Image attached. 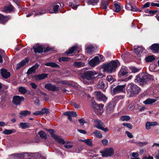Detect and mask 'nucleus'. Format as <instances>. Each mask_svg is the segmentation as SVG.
<instances>
[{
    "label": "nucleus",
    "mask_w": 159,
    "mask_h": 159,
    "mask_svg": "<svg viewBox=\"0 0 159 159\" xmlns=\"http://www.w3.org/2000/svg\"><path fill=\"white\" fill-rule=\"evenodd\" d=\"M102 7L103 9H106L107 8V6H108V3L107 1H102Z\"/></svg>",
    "instance_id": "40"
},
{
    "label": "nucleus",
    "mask_w": 159,
    "mask_h": 159,
    "mask_svg": "<svg viewBox=\"0 0 159 159\" xmlns=\"http://www.w3.org/2000/svg\"><path fill=\"white\" fill-rule=\"evenodd\" d=\"M54 139L60 143L64 144L66 142L62 139L61 138L60 136H57L54 138Z\"/></svg>",
    "instance_id": "33"
},
{
    "label": "nucleus",
    "mask_w": 159,
    "mask_h": 159,
    "mask_svg": "<svg viewBox=\"0 0 159 159\" xmlns=\"http://www.w3.org/2000/svg\"><path fill=\"white\" fill-rule=\"evenodd\" d=\"M130 69L132 72L134 73L138 72L139 70V69L134 67H131L130 68Z\"/></svg>",
    "instance_id": "49"
},
{
    "label": "nucleus",
    "mask_w": 159,
    "mask_h": 159,
    "mask_svg": "<svg viewBox=\"0 0 159 159\" xmlns=\"http://www.w3.org/2000/svg\"><path fill=\"white\" fill-rule=\"evenodd\" d=\"M13 7L11 4H9L8 6L5 7L3 11L6 12L8 11L11 12L13 11Z\"/></svg>",
    "instance_id": "29"
},
{
    "label": "nucleus",
    "mask_w": 159,
    "mask_h": 159,
    "mask_svg": "<svg viewBox=\"0 0 159 159\" xmlns=\"http://www.w3.org/2000/svg\"><path fill=\"white\" fill-rule=\"evenodd\" d=\"M93 134L96 137L100 138H102V135L101 132L98 130H97L93 132Z\"/></svg>",
    "instance_id": "41"
},
{
    "label": "nucleus",
    "mask_w": 159,
    "mask_h": 159,
    "mask_svg": "<svg viewBox=\"0 0 159 159\" xmlns=\"http://www.w3.org/2000/svg\"><path fill=\"white\" fill-rule=\"evenodd\" d=\"M77 48L78 46L77 45L72 47L68 51H66V53L67 54L72 53Z\"/></svg>",
    "instance_id": "30"
},
{
    "label": "nucleus",
    "mask_w": 159,
    "mask_h": 159,
    "mask_svg": "<svg viewBox=\"0 0 159 159\" xmlns=\"http://www.w3.org/2000/svg\"><path fill=\"white\" fill-rule=\"evenodd\" d=\"M108 140L107 139H104L102 140V142L104 146H106L108 143Z\"/></svg>",
    "instance_id": "58"
},
{
    "label": "nucleus",
    "mask_w": 159,
    "mask_h": 159,
    "mask_svg": "<svg viewBox=\"0 0 159 159\" xmlns=\"http://www.w3.org/2000/svg\"><path fill=\"white\" fill-rule=\"evenodd\" d=\"M16 132V131L14 129H5L2 132V133L8 135L11 134L13 133H15Z\"/></svg>",
    "instance_id": "32"
},
{
    "label": "nucleus",
    "mask_w": 159,
    "mask_h": 159,
    "mask_svg": "<svg viewBox=\"0 0 159 159\" xmlns=\"http://www.w3.org/2000/svg\"><path fill=\"white\" fill-rule=\"evenodd\" d=\"M115 105L114 103L113 102H109L107 105L106 113L108 115H110L114 111Z\"/></svg>",
    "instance_id": "8"
},
{
    "label": "nucleus",
    "mask_w": 159,
    "mask_h": 159,
    "mask_svg": "<svg viewBox=\"0 0 159 159\" xmlns=\"http://www.w3.org/2000/svg\"><path fill=\"white\" fill-rule=\"evenodd\" d=\"M40 137L42 139H46L47 138V135L46 134L44 131L40 130L38 133Z\"/></svg>",
    "instance_id": "28"
},
{
    "label": "nucleus",
    "mask_w": 159,
    "mask_h": 159,
    "mask_svg": "<svg viewBox=\"0 0 159 159\" xmlns=\"http://www.w3.org/2000/svg\"><path fill=\"white\" fill-rule=\"evenodd\" d=\"M104 105L101 104L98 105L95 107L94 111L95 113L98 115H100L103 111V107Z\"/></svg>",
    "instance_id": "14"
},
{
    "label": "nucleus",
    "mask_w": 159,
    "mask_h": 159,
    "mask_svg": "<svg viewBox=\"0 0 159 159\" xmlns=\"http://www.w3.org/2000/svg\"><path fill=\"white\" fill-rule=\"evenodd\" d=\"M39 65H38L37 64H35L32 67L34 68V70L35 71V70L39 67Z\"/></svg>",
    "instance_id": "62"
},
{
    "label": "nucleus",
    "mask_w": 159,
    "mask_h": 159,
    "mask_svg": "<svg viewBox=\"0 0 159 159\" xmlns=\"http://www.w3.org/2000/svg\"><path fill=\"white\" fill-rule=\"evenodd\" d=\"M144 49V48L143 47H138L136 48V47L134 46V52L138 56H139L140 54L141 53Z\"/></svg>",
    "instance_id": "21"
},
{
    "label": "nucleus",
    "mask_w": 159,
    "mask_h": 159,
    "mask_svg": "<svg viewBox=\"0 0 159 159\" xmlns=\"http://www.w3.org/2000/svg\"><path fill=\"white\" fill-rule=\"evenodd\" d=\"M30 124L27 122H20L19 126L22 129H25L26 128H29L30 127Z\"/></svg>",
    "instance_id": "26"
},
{
    "label": "nucleus",
    "mask_w": 159,
    "mask_h": 159,
    "mask_svg": "<svg viewBox=\"0 0 159 159\" xmlns=\"http://www.w3.org/2000/svg\"><path fill=\"white\" fill-rule=\"evenodd\" d=\"M71 143L70 142H68L66 143L64 145V147L68 149L71 148L73 146L72 144H71Z\"/></svg>",
    "instance_id": "43"
},
{
    "label": "nucleus",
    "mask_w": 159,
    "mask_h": 159,
    "mask_svg": "<svg viewBox=\"0 0 159 159\" xmlns=\"http://www.w3.org/2000/svg\"><path fill=\"white\" fill-rule=\"evenodd\" d=\"M141 90L140 88L136 85L132 83L129 84L127 86V91L130 92L132 96H135L138 95Z\"/></svg>",
    "instance_id": "3"
},
{
    "label": "nucleus",
    "mask_w": 159,
    "mask_h": 159,
    "mask_svg": "<svg viewBox=\"0 0 159 159\" xmlns=\"http://www.w3.org/2000/svg\"><path fill=\"white\" fill-rule=\"evenodd\" d=\"M120 65V63L118 61L113 60L103 65V67L105 71L111 73L114 72Z\"/></svg>",
    "instance_id": "2"
},
{
    "label": "nucleus",
    "mask_w": 159,
    "mask_h": 159,
    "mask_svg": "<svg viewBox=\"0 0 159 159\" xmlns=\"http://www.w3.org/2000/svg\"><path fill=\"white\" fill-rule=\"evenodd\" d=\"M78 121L80 125H83L84 123H86V122L84 119H79Z\"/></svg>",
    "instance_id": "53"
},
{
    "label": "nucleus",
    "mask_w": 159,
    "mask_h": 159,
    "mask_svg": "<svg viewBox=\"0 0 159 159\" xmlns=\"http://www.w3.org/2000/svg\"><path fill=\"white\" fill-rule=\"evenodd\" d=\"M47 76L48 74L43 73L41 74L35 75L34 77V78L36 80L38 81L43 80L45 78L47 77Z\"/></svg>",
    "instance_id": "18"
},
{
    "label": "nucleus",
    "mask_w": 159,
    "mask_h": 159,
    "mask_svg": "<svg viewBox=\"0 0 159 159\" xmlns=\"http://www.w3.org/2000/svg\"><path fill=\"white\" fill-rule=\"evenodd\" d=\"M95 95L97 98L100 101L105 102L107 99V98L100 92H96Z\"/></svg>",
    "instance_id": "13"
},
{
    "label": "nucleus",
    "mask_w": 159,
    "mask_h": 159,
    "mask_svg": "<svg viewBox=\"0 0 159 159\" xmlns=\"http://www.w3.org/2000/svg\"><path fill=\"white\" fill-rule=\"evenodd\" d=\"M10 19L9 16H4L2 14H0V23L3 24L7 22Z\"/></svg>",
    "instance_id": "22"
},
{
    "label": "nucleus",
    "mask_w": 159,
    "mask_h": 159,
    "mask_svg": "<svg viewBox=\"0 0 159 159\" xmlns=\"http://www.w3.org/2000/svg\"><path fill=\"white\" fill-rule=\"evenodd\" d=\"M151 76L147 73H140L136 77L134 80L135 82H138L143 85L146 84L151 79Z\"/></svg>",
    "instance_id": "1"
},
{
    "label": "nucleus",
    "mask_w": 159,
    "mask_h": 159,
    "mask_svg": "<svg viewBox=\"0 0 159 159\" xmlns=\"http://www.w3.org/2000/svg\"><path fill=\"white\" fill-rule=\"evenodd\" d=\"M129 6H130V8H131V9H130L131 11H136V8L135 7H134L132 6L131 3L130 2H129Z\"/></svg>",
    "instance_id": "57"
},
{
    "label": "nucleus",
    "mask_w": 159,
    "mask_h": 159,
    "mask_svg": "<svg viewBox=\"0 0 159 159\" xmlns=\"http://www.w3.org/2000/svg\"><path fill=\"white\" fill-rule=\"evenodd\" d=\"M64 114L68 116V119L70 121L72 120L71 116L75 117L77 116V114L75 111H67L64 113Z\"/></svg>",
    "instance_id": "15"
},
{
    "label": "nucleus",
    "mask_w": 159,
    "mask_h": 159,
    "mask_svg": "<svg viewBox=\"0 0 159 159\" xmlns=\"http://www.w3.org/2000/svg\"><path fill=\"white\" fill-rule=\"evenodd\" d=\"M89 1L91 4L94 5L99 2V0H89Z\"/></svg>",
    "instance_id": "51"
},
{
    "label": "nucleus",
    "mask_w": 159,
    "mask_h": 159,
    "mask_svg": "<svg viewBox=\"0 0 159 159\" xmlns=\"http://www.w3.org/2000/svg\"><path fill=\"white\" fill-rule=\"evenodd\" d=\"M114 6L116 8L115 10V11L117 12H119L121 9L120 6L117 3H115Z\"/></svg>",
    "instance_id": "46"
},
{
    "label": "nucleus",
    "mask_w": 159,
    "mask_h": 159,
    "mask_svg": "<svg viewBox=\"0 0 159 159\" xmlns=\"http://www.w3.org/2000/svg\"><path fill=\"white\" fill-rule=\"evenodd\" d=\"M69 60V58L67 57H60L58 59L59 62L63 61L64 62H66L68 61Z\"/></svg>",
    "instance_id": "44"
},
{
    "label": "nucleus",
    "mask_w": 159,
    "mask_h": 159,
    "mask_svg": "<svg viewBox=\"0 0 159 159\" xmlns=\"http://www.w3.org/2000/svg\"><path fill=\"white\" fill-rule=\"evenodd\" d=\"M73 65L75 67L80 68L84 66H85V63L81 61H76L74 62Z\"/></svg>",
    "instance_id": "25"
},
{
    "label": "nucleus",
    "mask_w": 159,
    "mask_h": 159,
    "mask_svg": "<svg viewBox=\"0 0 159 159\" xmlns=\"http://www.w3.org/2000/svg\"><path fill=\"white\" fill-rule=\"evenodd\" d=\"M157 12V10L155 11H149V13L150 14H152V15H153L154 14L156 13Z\"/></svg>",
    "instance_id": "63"
},
{
    "label": "nucleus",
    "mask_w": 159,
    "mask_h": 159,
    "mask_svg": "<svg viewBox=\"0 0 159 159\" xmlns=\"http://www.w3.org/2000/svg\"><path fill=\"white\" fill-rule=\"evenodd\" d=\"M94 122L95 123L94 126L97 128L101 129L105 132L109 131L107 128H104L105 125L99 119L96 120H94Z\"/></svg>",
    "instance_id": "5"
},
{
    "label": "nucleus",
    "mask_w": 159,
    "mask_h": 159,
    "mask_svg": "<svg viewBox=\"0 0 159 159\" xmlns=\"http://www.w3.org/2000/svg\"><path fill=\"white\" fill-rule=\"evenodd\" d=\"M40 112L41 115L44 114H48L49 113L48 109L46 108H43L42 109Z\"/></svg>",
    "instance_id": "42"
},
{
    "label": "nucleus",
    "mask_w": 159,
    "mask_h": 159,
    "mask_svg": "<svg viewBox=\"0 0 159 159\" xmlns=\"http://www.w3.org/2000/svg\"><path fill=\"white\" fill-rule=\"evenodd\" d=\"M94 48L93 46H89L87 48V52L89 53H90L94 51Z\"/></svg>",
    "instance_id": "45"
},
{
    "label": "nucleus",
    "mask_w": 159,
    "mask_h": 159,
    "mask_svg": "<svg viewBox=\"0 0 159 159\" xmlns=\"http://www.w3.org/2000/svg\"><path fill=\"white\" fill-rule=\"evenodd\" d=\"M107 79L108 81L109 82H112L113 81V79L112 76L111 75H109L107 76Z\"/></svg>",
    "instance_id": "52"
},
{
    "label": "nucleus",
    "mask_w": 159,
    "mask_h": 159,
    "mask_svg": "<svg viewBox=\"0 0 159 159\" xmlns=\"http://www.w3.org/2000/svg\"><path fill=\"white\" fill-rule=\"evenodd\" d=\"M45 65L47 66H50L52 67H57L59 65L54 62H48L45 64Z\"/></svg>",
    "instance_id": "36"
},
{
    "label": "nucleus",
    "mask_w": 159,
    "mask_h": 159,
    "mask_svg": "<svg viewBox=\"0 0 159 159\" xmlns=\"http://www.w3.org/2000/svg\"><path fill=\"white\" fill-rule=\"evenodd\" d=\"M30 85L31 86L32 88L33 89H36L37 87V85L35 83H34L32 82L30 83Z\"/></svg>",
    "instance_id": "54"
},
{
    "label": "nucleus",
    "mask_w": 159,
    "mask_h": 159,
    "mask_svg": "<svg viewBox=\"0 0 159 159\" xmlns=\"http://www.w3.org/2000/svg\"><path fill=\"white\" fill-rule=\"evenodd\" d=\"M122 125L123 126H126L131 129L133 127L132 125L131 124L128 123H123Z\"/></svg>",
    "instance_id": "50"
},
{
    "label": "nucleus",
    "mask_w": 159,
    "mask_h": 159,
    "mask_svg": "<svg viewBox=\"0 0 159 159\" xmlns=\"http://www.w3.org/2000/svg\"><path fill=\"white\" fill-rule=\"evenodd\" d=\"M97 75V73L92 71H87L83 74L82 77L83 78L88 80H92L94 78L97 77L98 76V75Z\"/></svg>",
    "instance_id": "4"
},
{
    "label": "nucleus",
    "mask_w": 159,
    "mask_h": 159,
    "mask_svg": "<svg viewBox=\"0 0 159 159\" xmlns=\"http://www.w3.org/2000/svg\"><path fill=\"white\" fill-rule=\"evenodd\" d=\"M155 59L154 57L153 56H148L147 57H146L145 58V59L147 62H151Z\"/></svg>",
    "instance_id": "34"
},
{
    "label": "nucleus",
    "mask_w": 159,
    "mask_h": 159,
    "mask_svg": "<svg viewBox=\"0 0 159 159\" xmlns=\"http://www.w3.org/2000/svg\"><path fill=\"white\" fill-rule=\"evenodd\" d=\"M24 98L23 96H15L13 97L12 102L15 105H20L22 102L24 101Z\"/></svg>",
    "instance_id": "7"
},
{
    "label": "nucleus",
    "mask_w": 159,
    "mask_h": 159,
    "mask_svg": "<svg viewBox=\"0 0 159 159\" xmlns=\"http://www.w3.org/2000/svg\"><path fill=\"white\" fill-rule=\"evenodd\" d=\"M150 5V3L149 2L146 3L143 6V8H145L149 7Z\"/></svg>",
    "instance_id": "61"
},
{
    "label": "nucleus",
    "mask_w": 159,
    "mask_h": 159,
    "mask_svg": "<svg viewBox=\"0 0 159 159\" xmlns=\"http://www.w3.org/2000/svg\"><path fill=\"white\" fill-rule=\"evenodd\" d=\"M13 155L18 157L21 159H24L26 158L30 155L27 153H23L20 154H14Z\"/></svg>",
    "instance_id": "17"
},
{
    "label": "nucleus",
    "mask_w": 159,
    "mask_h": 159,
    "mask_svg": "<svg viewBox=\"0 0 159 159\" xmlns=\"http://www.w3.org/2000/svg\"><path fill=\"white\" fill-rule=\"evenodd\" d=\"M130 119V117L128 116H122L121 117V119L122 121H128Z\"/></svg>",
    "instance_id": "47"
},
{
    "label": "nucleus",
    "mask_w": 159,
    "mask_h": 159,
    "mask_svg": "<svg viewBox=\"0 0 159 159\" xmlns=\"http://www.w3.org/2000/svg\"><path fill=\"white\" fill-rule=\"evenodd\" d=\"M33 115L35 116L41 115L40 111H37L33 113Z\"/></svg>",
    "instance_id": "59"
},
{
    "label": "nucleus",
    "mask_w": 159,
    "mask_h": 159,
    "mask_svg": "<svg viewBox=\"0 0 159 159\" xmlns=\"http://www.w3.org/2000/svg\"><path fill=\"white\" fill-rule=\"evenodd\" d=\"M102 156L104 157H110L114 153V149L110 148L105 149L104 151H100Z\"/></svg>",
    "instance_id": "6"
},
{
    "label": "nucleus",
    "mask_w": 159,
    "mask_h": 159,
    "mask_svg": "<svg viewBox=\"0 0 159 159\" xmlns=\"http://www.w3.org/2000/svg\"><path fill=\"white\" fill-rule=\"evenodd\" d=\"M105 87V84L103 81H100L98 84L97 85V87L100 89H104Z\"/></svg>",
    "instance_id": "37"
},
{
    "label": "nucleus",
    "mask_w": 159,
    "mask_h": 159,
    "mask_svg": "<svg viewBox=\"0 0 159 159\" xmlns=\"http://www.w3.org/2000/svg\"><path fill=\"white\" fill-rule=\"evenodd\" d=\"M151 6H152L157 7H159V3H154L152 2L151 3Z\"/></svg>",
    "instance_id": "64"
},
{
    "label": "nucleus",
    "mask_w": 159,
    "mask_h": 159,
    "mask_svg": "<svg viewBox=\"0 0 159 159\" xmlns=\"http://www.w3.org/2000/svg\"><path fill=\"white\" fill-rule=\"evenodd\" d=\"M46 131L49 132L50 133L51 137H52L53 138H54L57 136L56 135L54 134L55 131L53 129H46Z\"/></svg>",
    "instance_id": "39"
},
{
    "label": "nucleus",
    "mask_w": 159,
    "mask_h": 159,
    "mask_svg": "<svg viewBox=\"0 0 159 159\" xmlns=\"http://www.w3.org/2000/svg\"><path fill=\"white\" fill-rule=\"evenodd\" d=\"M125 85H118L114 88L112 90V93L114 95L123 92L125 91Z\"/></svg>",
    "instance_id": "9"
},
{
    "label": "nucleus",
    "mask_w": 159,
    "mask_h": 159,
    "mask_svg": "<svg viewBox=\"0 0 159 159\" xmlns=\"http://www.w3.org/2000/svg\"><path fill=\"white\" fill-rule=\"evenodd\" d=\"M128 71L126 67H122L119 72V75L120 76L126 75L128 73Z\"/></svg>",
    "instance_id": "24"
},
{
    "label": "nucleus",
    "mask_w": 159,
    "mask_h": 159,
    "mask_svg": "<svg viewBox=\"0 0 159 159\" xmlns=\"http://www.w3.org/2000/svg\"><path fill=\"white\" fill-rule=\"evenodd\" d=\"M63 92L64 93H66L68 94H70L72 92V91H71V90H67L66 89H64L63 90Z\"/></svg>",
    "instance_id": "60"
},
{
    "label": "nucleus",
    "mask_w": 159,
    "mask_h": 159,
    "mask_svg": "<svg viewBox=\"0 0 159 159\" xmlns=\"http://www.w3.org/2000/svg\"><path fill=\"white\" fill-rule=\"evenodd\" d=\"M31 114L30 111L28 110H25L24 111H22L19 113L20 115L23 116L25 117H26L28 115H29Z\"/></svg>",
    "instance_id": "31"
},
{
    "label": "nucleus",
    "mask_w": 159,
    "mask_h": 159,
    "mask_svg": "<svg viewBox=\"0 0 159 159\" xmlns=\"http://www.w3.org/2000/svg\"><path fill=\"white\" fill-rule=\"evenodd\" d=\"M100 61L98 57H95L93 59L90 60L89 64L91 66H94L99 64Z\"/></svg>",
    "instance_id": "12"
},
{
    "label": "nucleus",
    "mask_w": 159,
    "mask_h": 159,
    "mask_svg": "<svg viewBox=\"0 0 159 159\" xmlns=\"http://www.w3.org/2000/svg\"><path fill=\"white\" fill-rule=\"evenodd\" d=\"M34 52L35 53H40L43 52V48L39 44H37L33 47Z\"/></svg>",
    "instance_id": "11"
},
{
    "label": "nucleus",
    "mask_w": 159,
    "mask_h": 159,
    "mask_svg": "<svg viewBox=\"0 0 159 159\" xmlns=\"http://www.w3.org/2000/svg\"><path fill=\"white\" fill-rule=\"evenodd\" d=\"M35 72V71L34 70V68L33 67H32L28 70L27 73L28 74H31L32 73H34Z\"/></svg>",
    "instance_id": "48"
},
{
    "label": "nucleus",
    "mask_w": 159,
    "mask_h": 159,
    "mask_svg": "<svg viewBox=\"0 0 159 159\" xmlns=\"http://www.w3.org/2000/svg\"><path fill=\"white\" fill-rule=\"evenodd\" d=\"M125 133L127 134V136L130 138H133V135L131 133L128 131H126Z\"/></svg>",
    "instance_id": "56"
},
{
    "label": "nucleus",
    "mask_w": 159,
    "mask_h": 159,
    "mask_svg": "<svg viewBox=\"0 0 159 159\" xmlns=\"http://www.w3.org/2000/svg\"><path fill=\"white\" fill-rule=\"evenodd\" d=\"M60 9L59 5L55 4L52 6V9L49 11L50 13H57L58 12L59 9Z\"/></svg>",
    "instance_id": "23"
},
{
    "label": "nucleus",
    "mask_w": 159,
    "mask_h": 159,
    "mask_svg": "<svg viewBox=\"0 0 159 159\" xmlns=\"http://www.w3.org/2000/svg\"><path fill=\"white\" fill-rule=\"evenodd\" d=\"M19 91L23 94L26 93L27 91L26 88L23 87H20L18 88Z\"/></svg>",
    "instance_id": "38"
},
{
    "label": "nucleus",
    "mask_w": 159,
    "mask_h": 159,
    "mask_svg": "<svg viewBox=\"0 0 159 159\" xmlns=\"http://www.w3.org/2000/svg\"><path fill=\"white\" fill-rule=\"evenodd\" d=\"M81 141L85 143L89 146H92V141L91 139H87L85 140H81Z\"/></svg>",
    "instance_id": "35"
},
{
    "label": "nucleus",
    "mask_w": 159,
    "mask_h": 159,
    "mask_svg": "<svg viewBox=\"0 0 159 159\" xmlns=\"http://www.w3.org/2000/svg\"><path fill=\"white\" fill-rule=\"evenodd\" d=\"M29 61V60L27 58H26L24 60H22L20 63L17 64L16 69L18 70L20 69L21 67L23 66Z\"/></svg>",
    "instance_id": "20"
},
{
    "label": "nucleus",
    "mask_w": 159,
    "mask_h": 159,
    "mask_svg": "<svg viewBox=\"0 0 159 159\" xmlns=\"http://www.w3.org/2000/svg\"><path fill=\"white\" fill-rule=\"evenodd\" d=\"M156 101V100L155 99L151 98H148L145 101L143 102V103L146 105L151 104L152 103H154Z\"/></svg>",
    "instance_id": "27"
},
{
    "label": "nucleus",
    "mask_w": 159,
    "mask_h": 159,
    "mask_svg": "<svg viewBox=\"0 0 159 159\" xmlns=\"http://www.w3.org/2000/svg\"><path fill=\"white\" fill-rule=\"evenodd\" d=\"M150 124L149 122H147L146 123V128L147 129H149L151 128Z\"/></svg>",
    "instance_id": "55"
},
{
    "label": "nucleus",
    "mask_w": 159,
    "mask_h": 159,
    "mask_svg": "<svg viewBox=\"0 0 159 159\" xmlns=\"http://www.w3.org/2000/svg\"><path fill=\"white\" fill-rule=\"evenodd\" d=\"M150 49L153 52H159V44L157 43L153 44L150 46Z\"/></svg>",
    "instance_id": "19"
},
{
    "label": "nucleus",
    "mask_w": 159,
    "mask_h": 159,
    "mask_svg": "<svg viewBox=\"0 0 159 159\" xmlns=\"http://www.w3.org/2000/svg\"><path fill=\"white\" fill-rule=\"evenodd\" d=\"M44 88L46 89L52 91H58L59 90V87L51 83H48L46 84Z\"/></svg>",
    "instance_id": "10"
},
{
    "label": "nucleus",
    "mask_w": 159,
    "mask_h": 159,
    "mask_svg": "<svg viewBox=\"0 0 159 159\" xmlns=\"http://www.w3.org/2000/svg\"><path fill=\"white\" fill-rule=\"evenodd\" d=\"M1 70V74L3 78L7 79L10 76V73L7 70L5 69H2Z\"/></svg>",
    "instance_id": "16"
}]
</instances>
